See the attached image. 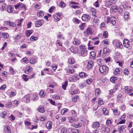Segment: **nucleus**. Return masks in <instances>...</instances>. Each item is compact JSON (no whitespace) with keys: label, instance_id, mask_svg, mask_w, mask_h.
<instances>
[{"label":"nucleus","instance_id":"58","mask_svg":"<svg viewBox=\"0 0 133 133\" xmlns=\"http://www.w3.org/2000/svg\"><path fill=\"white\" fill-rule=\"evenodd\" d=\"M22 36V34L20 33L17 35V36L15 37V39H18L19 38Z\"/></svg>","mask_w":133,"mask_h":133},{"label":"nucleus","instance_id":"21","mask_svg":"<svg viewBox=\"0 0 133 133\" xmlns=\"http://www.w3.org/2000/svg\"><path fill=\"white\" fill-rule=\"evenodd\" d=\"M117 7L116 6H112L110 9V12L111 13L115 12L117 10Z\"/></svg>","mask_w":133,"mask_h":133},{"label":"nucleus","instance_id":"7","mask_svg":"<svg viewBox=\"0 0 133 133\" xmlns=\"http://www.w3.org/2000/svg\"><path fill=\"white\" fill-rule=\"evenodd\" d=\"M101 93V91L99 89H97L95 90V94L96 96V98L94 97V98L92 99V100H96V99H98L97 98V97Z\"/></svg>","mask_w":133,"mask_h":133},{"label":"nucleus","instance_id":"2","mask_svg":"<svg viewBox=\"0 0 133 133\" xmlns=\"http://www.w3.org/2000/svg\"><path fill=\"white\" fill-rule=\"evenodd\" d=\"M112 43L113 45L117 48L121 49L123 47L122 43L119 40H114Z\"/></svg>","mask_w":133,"mask_h":133},{"label":"nucleus","instance_id":"10","mask_svg":"<svg viewBox=\"0 0 133 133\" xmlns=\"http://www.w3.org/2000/svg\"><path fill=\"white\" fill-rule=\"evenodd\" d=\"M33 70L32 68L30 66H28L26 67L25 69V72L27 74H28L31 71H32Z\"/></svg>","mask_w":133,"mask_h":133},{"label":"nucleus","instance_id":"53","mask_svg":"<svg viewBox=\"0 0 133 133\" xmlns=\"http://www.w3.org/2000/svg\"><path fill=\"white\" fill-rule=\"evenodd\" d=\"M92 81V79L91 78H90L89 79H87L86 81V82L88 84H90Z\"/></svg>","mask_w":133,"mask_h":133},{"label":"nucleus","instance_id":"25","mask_svg":"<svg viewBox=\"0 0 133 133\" xmlns=\"http://www.w3.org/2000/svg\"><path fill=\"white\" fill-rule=\"evenodd\" d=\"M79 79V78H77V76H73L70 78L69 80L70 81H74L75 80H78Z\"/></svg>","mask_w":133,"mask_h":133},{"label":"nucleus","instance_id":"6","mask_svg":"<svg viewBox=\"0 0 133 133\" xmlns=\"http://www.w3.org/2000/svg\"><path fill=\"white\" fill-rule=\"evenodd\" d=\"M4 128L3 129V131L5 133H11L10 128L8 126L5 127L4 126Z\"/></svg>","mask_w":133,"mask_h":133},{"label":"nucleus","instance_id":"5","mask_svg":"<svg viewBox=\"0 0 133 133\" xmlns=\"http://www.w3.org/2000/svg\"><path fill=\"white\" fill-rule=\"evenodd\" d=\"M125 92L127 94L131 92L133 90L132 88L130 87L126 86L125 87Z\"/></svg>","mask_w":133,"mask_h":133},{"label":"nucleus","instance_id":"38","mask_svg":"<svg viewBox=\"0 0 133 133\" xmlns=\"http://www.w3.org/2000/svg\"><path fill=\"white\" fill-rule=\"evenodd\" d=\"M7 10L8 12L9 13H11L12 12L13 9L12 7V6L9 5L7 8Z\"/></svg>","mask_w":133,"mask_h":133},{"label":"nucleus","instance_id":"60","mask_svg":"<svg viewBox=\"0 0 133 133\" xmlns=\"http://www.w3.org/2000/svg\"><path fill=\"white\" fill-rule=\"evenodd\" d=\"M94 5L96 7H99V5L98 4V1H97L94 4Z\"/></svg>","mask_w":133,"mask_h":133},{"label":"nucleus","instance_id":"13","mask_svg":"<svg viewBox=\"0 0 133 133\" xmlns=\"http://www.w3.org/2000/svg\"><path fill=\"white\" fill-rule=\"evenodd\" d=\"M6 6V5L4 2L2 1H0V7H2V9L3 10L5 9Z\"/></svg>","mask_w":133,"mask_h":133},{"label":"nucleus","instance_id":"39","mask_svg":"<svg viewBox=\"0 0 133 133\" xmlns=\"http://www.w3.org/2000/svg\"><path fill=\"white\" fill-rule=\"evenodd\" d=\"M129 17V13L127 12H125L124 13V18L125 19H126L128 18Z\"/></svg>","mask_w":133,"mask_h":133},{"label":"nucleus","instance_id":"19","mask_svg":"<svg viewBox=\"0 0 133 133\" xmlns=\"http://www.w3.org/2000/svg\"><path fill=\"white\" fill-rule=\"evenodd\" d=\"M79 76L80 77L84 78L86 77L88 75L85 72H81L79 74Z\"/></svg>","mask_w":133,"mask_h":133},{"label":"nucleus","instance_id":"31","mask_svg":"<svg viewBox=\"0 0 133 133\" xmlns=\"http://www.w3.org/2000/svg\"><path fill=\"white\" fill-rule=\"evenodd\" d=\"M79 48L81 50L80 51H87L85 46L81 45L79 46Z\"/></svg>","mask_w":133,"mask_h":133},{"label":"nucleus","instance_id":"47","mask_svg":"<svg viewBox=\"0 0 133 133\" xmlns=\"http://www.w3.org/2000/svg\"><path fill=\"white\" fill-rule=\"evenodd\" d=\"M56 85L57 84L56 83H53L50 84L49 85V87L54 88L56 86Z\"/></svg>","mask_w":133,"mask_h":133},{"label":"nucleus","instance_id":"33","mask_svg":"<svg viewBox=\"0 0 133 133\" xmlns=\"http://www.w3.org/2000/svg\"><path fill=\"white\" fill-rule=\"evenodd\" d=\"M71 131L73 133H79V130L75 128L71 129Z\"/></svg>","mask_w":133,"mask_h":133},{"label":"nucleus","instance_id":"54","mask_svg":"<svg viewBox=\"0 0 133 133\" xmlns=\"http://www.w3.org/2000/svg\"><path fill=\"white\" fill-rule=\"evenodd\" d=\"M85 24V23H83L81 25H80L79 26V27L81 30H83L84 28V25Z\"/></svg>","mask_w":133,"mask_h":133},{"label":"nucleus","instance_id":"4","mask_svg":"<svg viewBox=\"0 0 133 133\" xmlns=\"http://www.w3.org/2000/svg\"><path fill=\"white\" fill-rule=\"evenodd\" d=\"M82 20L83 21H88L90 20V17L87 14H84L82 17Z\"/></svg>","mask_w":133,"mask_h":133},{"label":"nucleus","instance_id":"55","mask_svg":"<svg viewBox=\"0 0 133 133\" xmlns=\"http://www.w3.org/2000/svg\"><path fill=\"white\" fill-rule=\"evenodd\" d=\"M94 128H91V130L93 133H98L99 132V130L97 129H96L95 130H93Z\"/></svg>","mask_w":133,"mask_h":133},{"label":"nucleus","instance_id":"22","mask_svg":"<svg viewBox=\"0 0 133 133\" xmlns=\"http://www.w3.org/2000/svg\"><path fill=\"white\" fill-rule=\"evenodd\" d=\"M37 16L40 17H43L44 15V13L43 11H38L37 13Z\"/></svg>","mask_w":133,"mask_h":133},{"label":"nucleus","instance_id":"52","mask_svg":"<svg viewBox=\"0 0 133 133\" xmlns=\"http://www.w3.org/2000/svg\"><path fill=\"white\" fill-rule=\"evenodd\" d=\"M78 90L76 89L74 91H71L70 93L71 95H73L78 93Z\"/></svg>","mask_w":133,"mask_h":133},{"label":"nucleus","instance_id":"43","mask_svg":"<svg viewBox=\"0 0 133 133\" xmlns=\"http://www.w3.org/2000/svg\"><path fill=\"white\" fill-rule=\"evenodd\" d=\"M35 75V73H33V75H32V76H28V75H26L25 74H23V76H25V77H28V78H29L31 79L32 78L34 77V76Z\"/></svg>","mask_w":133,"mask_h":133},{"label":"nucleus","instance_id":"32","mask_svg":"<svg viewBox=\"0 0 133 133\" xmlns=\"http://www.w3.org/2000/svg\"><path fill=\"white\" fill-rule=\"evenodd\" d=\"M61 133H68V130L67 128H63L61 130Z\"/></svg>","mask_w":133,"mask_h":133},{"label":"nucleus","instance_id":"9","mask_svg":"<svg viewBox=\"0 0 133 133\" xmlns=\"http://www.w3.org/2000/svg\"><path fill=\"white\" fill-rule=\"evenodd\" d=\"M93 32V30L92 29L90 28H89L87 29L86 32H85V34L88 35H91Z\"/></svg>","mask_w":133,"mask_h":133},{"label":"nucleus","instance_id":"34","mask_svg":"<svg viewBox=\"0 0 133 133\" xmlns=\"http://www.w3.org/2000/svg\"><path fill=\"white\" fill-rule=\"evenodd\" d=\"M68 83V81H66L62 85V88L64 90H65L66 89V87L67 86Z\"/></svg>","mask_w":133,"mask_h":133},{"label":"nucleus","instance_id":"15","mask_svg":"<svg viewBox=\"0 0 133 133\" xmlns=\"http://www.w3.org/2000/svg\"><path fill=\"white\" fill-rule=\"evenodd\" d=\"M93 65V62L91 61H89L88 62V64L87 66V68L89 69H90Z\"/></svg>","mask_w":133,"mask_h":133},{"label":"nucleus","instance_id":"46","mask_svg":"<svg viewBox=\"0 0 133 133\" xmlns=\"http://www.w3.org/2000/svg\"><path fill=\"white\" fill-rule=\"evenodd\" d=\"M2 35L4 37V38H8L9 37V35L7 33H2Z\"/></svg>","mask_w":133,"mask_h":133},{"label":"nucleus","instance_id":"49","mask_svg":"<svg viewBox=\"0 0 133 133\" xmlns=\"http://www.w3.org/2000/svg\"><path fill=\"white\" fill-rule=\"evenodd\" d=\"M107 34H108L107 31H105L103 34V37L104 38H107L108 37Z\"/></svg>","mask_w":133,"mask_h":133},{"label":"nucleus","instance_id":"37","mask_svg":"<svg viewBox=\"0 0 133 133\" xmlns=\"http://www.w3.org/2000/svg\"><path fill=\"white\" fill-rule=\"evenodd\" d=\"M79 88L80 89H82L86 86V84L85 83H84L82 84H79L78 85Z\"/></svg>","mask_w":133,"mask_h":133},{"label":"nucleus","instance_id":"18","mask_svg":"<svg viewBox=\"0 0 133 133\" xmlns=\"http://www.w3.org/2000/svg\"><path fill=\"white\" fill-rule=\"evenodd\" d=\"M5 24L12 26H15L16 25V24L14 23L11 22L10 21H6L5 22Z\"/></svg>","mask_w":133,"mask_h":133},{"label":"nucleus","instance_id":"16","mask_svg":"<svg viewBox=\"0 0 133 133\" xmlns=\"http://www.w3.org/2000/svg\"><path fill=\"white\" fill-rule=\"evenodd\" d=\"M100 126L99 123L98 122H95L92 125V128H97L99 127Z\"/></svg>","mask_w":133,"mask_h":133},{"label":"nucleus","instance_id":"42","mask_svg":"<svg viewBox=\"0 0 133 133\" xmlns=\"http://www.w3.org/2000/svg\"><path fill=\"white\" fill-rule=\"evenodd\" d=\"M68 111V109H63L61 111V113L62 115H63L66 112Z\"/></svg>","mask_w":133,"mask_h":133},{"label":"nucleus","instance_id":"44","mask_svg":"<svg viewBox=\"0 0 133 133\" xmlns=\"http://www.w3.org/2000/svg\"><path fill=\"white\" fill-rule=\"evenodd\" d=\"M126 127L125 125H122L118 129V131L119 132H121L122 130L123 129Z\"/></svg>","mask_w":133,"mask_h":133},{"label":"nucleus","instance_id":"63","mask_svg":"<svg viewBox=\"0 0 133 133\" xmlns=\"http://www.w3.org/2000/svg\"><path fill=\"white\" fill-rule=\"evenodd\" d=\"M8 55L9 57H14L15 56V54H13L11 52H9L8 53Z\"/></svg>","mask_w":133,"mask_h":133},{"label":"nucleus","instance_id":"29","mask_svg":"<svg viewBox=\"0 0 133 133\" xmlns=\"http://www.w3.org/2000/svg\"><path fill=\"white\" fill-rule=\"evenodd\" d=\"M68 62L69 63L73 64L75 63V61L74 58H69L68 59Z\"/></svg>","mask_w":133,"mask_h":133},{"label":"nucleus","instance_id":"56","mask_svg":"<svg viewBox=\"0 0 133 133\" xmlns=\"http://www.w3.org/2000/svg\"><path fill=\"white\" fill-rule=\"evenodd\" d=\"M57 68V66L55 64H53L52 65V68L53 70H55Z\"/></svg>","mask_w":133,"mask_h":133},{"label":"nucleus","instance_id":"48","mask_svg":"<svg viewBox=\"0 0 133 133\" xmlns=\"http://www.w3.org/2000/svg\"><path fill=\"white\" fill-rule=\"evenodd\" d=\"M65 6V4L64 2L62 1H61L60 2L59 6L60 7L63 8Z\"/></svg>","mask_w":133,"mask_h":133},{"label":"nucleus","instance_id":"27","mask_svg":"<svg viewBox=\"0 0 133 133\" xmlns=\"http://www.w3.org/2000/svg\"><path fill=\"white\" fill-rule=\"evenodd\" d=\"M80 43V41L77 39H75L73 42V44L74 45H78Z\"/></svg>","mask_w":133,"mask_h":133},{"label":"nucleus","instance_id":"20","mask_svg":"<svg viewBox=\"0 0 133 133\" xmlns=\"http://www.w3.org/2000/svg\"><path fill=\"white\" fill-rule=\"evenodd\" d=\"M108 52L107 47L104 48L103 50V52L102 54V56L103 57H105L106 55V54Z\"/></svg>","mask_w":133,"mask_h":133},{"label":"nucleus","instance_id":"24","mask_svg":"<svg viewBox=\"0 0 133 133\" xmlns=\"http://www.w3.org/2000/svg\"><path fill=\"white\" fill-rule=\"evenodd\" d=\"M46 94L43 90H41L40 91L39 95L40 97H44L46 95Z\"/></svg>","mask_w":133,"mask_h":133},{"label":"nucleus","instance_id":"8","mask_svg":"<svg viewBox=\"0 0 133 133\" xmlns=\"http://www.w3.org/2000/svg\"><path fill=\"white\" fill-rule=\"evenodd\" d=\"M130 42L127 39H125L123 42V45L125 47L128 48L130 46Z\"/></svg>","mask_w":133,"mask_h":133},{"label":"nucleus","instance_id":"3","mask_svg":"<svg viewBox=\"0 0 133 133\" xmlns=\"http://www.w3.org/2000/svg\"><path fill=\"white\" fill-rule=\"evenodd\" d=\"M44 23V20L42 19H38L35 22V25L36 27L42 26Z\"/></svg>","mask_w":133,"mask_h":133},{"label":"nucleus","instance_id":"51","mask_svg":"<svg viewBox=\"0 0 133 133\" xmlns=\"http://www.w3.org/2000/svg\"><path fill=\"white\" fill-rule=\"evenodd\" d=\"M52 98L54 99H60V97L56 95H53L52 96Z\"/></svg>","mask_w":133,"mask_h":133},{"label":"nucleus","instance_id":"1","mask_svg":"<svg viewBox=\"0 0 133 133\" xmlns=\"http://www.w3.org/2000/svg\"><path fill=\"white\" fill-rule=\"evenodd\" d=\"M99 70L101 73L104 75L107 74L108 71V68L104 65L100 66L99 68Z\"/></svg>","mask_w":133,"mask_h":133},{"label":"nucleus","instance_id":"50","mask_svg":"<svg viewBox=\"0 0 133 133\" xmlns=\"http://www.w3.org/2000/svg\"><path fill=\"white\" fill-rule=\"evenodd\" d=\"M38 110L41 113H43L44 111V108L43 107L38 108Z\"/></svg>","mask_w":133,"mask_h":133},{"label":"nucleus","instance_id":"40","mask_svg":"<svg viewBox=\"0 0 133 133\" xmlns=\"http://www.w3.org/2000/svg\"><path fill=\"white\" fill-rule=\"evenodd\" d=\"M117 79V77L113 76L112 77L110 78V80L112 82L114 83L115 82V81Z\"/></svg>","mask_w":133,"mask_h":133},{"label":"nucleus","instance_id":"12","mask_svg":"<svg viewBox=\"0 0 133 133\" xmlns=\"http://www.w3.org/2000/svg\"><path fill=\"white\" fill-rule=\"evenodd\" d=\"M70 50L71 51L74 53H77L78 51V49L76 47H71Z\"/></svg>","mask_w":133,"mask_h":133},{"label":"nucleus","instance_id":"62","mask_svg":"<svg viewBox=\"0 0 133 133\" xmlns=\"http://www.w3.org/2000/svg\"><path fill=\"white\" fill-rule=\"evenodd\" d=\"M55 8V7L54 6H51L49 9V12L51 13L52 12L54 8Z\"/></svg>","mask_w":133,"mask_h":133},{"label":"nucleus","instance_id":"41","mask_svg":"<svg viewBox=\"0 0 133 133\" xmlns=\"http://www.w3.org/2000/svg\"><path fill=\"white\" fill-rule=\"evenodd\" d=\"M7 114L6 112V111H4L1 114V116L2 118H4L5 117V116Z\"/></svg>","mask_w":133,"mask_h":133},{"label":"nucleus","instance_id":"11","mask_svg":"<svg viewBox=\"0 0 133 133\" xmlns=\"http://www.w3.org/2000/svg\"><path fill=\"white\" fill-rule=\"evenodd\" d=\"M116 19L114 17H111L110 19H109V22L111 24L113 25H114L116 23Z\"/></svg>","mask_w":133,"mask_h":133},{"label":"nucleus","instance_id":"14","mask_svg":"<svg viewBox=\"0 0 133 133\" xmlns=\"http://www.w3.org/2000/svg\"><path fill=\"white\" fill-rule=\"evenodd\" d=\"M99 20L96 18H95L93 20V24L94 26H96L98 25Z\"/></svg>","mask_w":133,"mask_h":133},{"label":"nucleus","instance_id":"28","mask_svg":"<svg viewBox=\"0 0 133 133\" xmlns=\"http://www.w3.org/2000/svg\"><path fill=\"white\" fill-rule=\"evenodd\" d=\"M46 127L47 129H51L52 128L51 122L49 121L46 124Z\"/></svg>","mask_w":133,"mask_h":133},{"label":"nucleus","instance_id":"30","mask_svg":"<svg viewBox=\"0 0 133 133\" xmlns=\"http://www.w3.org/2000/svg\"><path fill=\"white\" fill-rule=\"evenodd\" d=\"M87 51H80V54L82 56L84 57L86 56L87 55Z\"/></svg>","mask_w":133,"mask_h":133},{"label":"nucleus","instance_id":"17","mask_svg":"<svg viewBox=\"0 0 133 133\" xmlns=\"http://www.w3.org/2000/svg\"><path fill=\"white\" fill-rule=\"evenodd\" d=\"M33 32L32 30H26L25 31V34L28 37H29Z\"/></svg>","mask_w":133,"mask_h":133},{"label":"nucleus","instance_id":"26","mask_svg":"<svg viewBox=\"0 0 133 133\" xmlns=\"http://www.w3.org/2000/svg\"><path fill=\"white\" fill-rule=\"evenodd\" d=\"M37 61V59L35 58H32L30 61V63L31 64H33L36 63Z\"/></svg>","mask_w":133,"mask_h":133},{"label":"nucleus","instance_id":"59","mask_svg":"<svg viewBox=\"0 0 133 133\" xmlns=\"http://www.w3.org/2000/svg\"><path fill=\"white\" fill-rule=\"evenodd\" d=\"M31 40L32 41H35L37 39V37L34 36H32L30 37Z\"/></svg>","mask_w":133,"mask_h":133},{"label":"nucleus","instance_id":"23","mask_svg":"<svg viewBox=\"0 0 133 133\" xmlns=\"http://www.w3.org/2000/svg\"><path fill=\"white\" fill-rule=\"evenodd\" d=\"M98 39V37H95L92 39V40L94 41V44L95 45H98L99 43V41L97 39Z\"/></svg>","mask_w":133,"mask_h":133},{"label":"nucleus","instance_id":"36","mask_svg":"<svg viewBox=\"0 0 133 133\" xmlns=\"http://www.w3.org/2000/svg\"><path fill=\"white\" fill-rule=\"evenodd\" d=\"M122 69L121 68H117L115 69V70L114 71V74L115 75H117V74H118Z\"/></svg>","mask_w":133,"mask_h":133},{"label":"nucleus","instance_id":"61","mask_svg":"<svg viewBox=\"0 0 133 133\" xmlns=\"http://www.w3.org/2000/svg\"><path fill=\"white\" fill-rule=\"evenodd\" d=\"M22 61L26 63H27L29 62L28 59L26 57L22 59Z\"/></svg>","mask_w":133,"mask_h":133},{"label":"nucleus","instance_id":"45","mask_svg":"<svg viewBox=\"0 0 133 133\" xmlns=\"http://www.w3.org/2000/svg\"><path fill=\"white\" fill-rule=\"evenodd\" d=\"M102 111L103 112V113L105 115H107L108 113V111L107 109L105 108H103L102 109Z\"/></svg>","mask_w":133,"mask_h":133},{"label":"nucleus","instance_id":"35","mask_svg":"<svg viewBox=\"0 0 133 133\" xmlns=\"http://www.w3.org/2000/svg\"><path fill=\"white\" fill-rule=\"evenodd\" d=\"M117 0H109V6L112 5L115 3V2Z\"/></svg>","mask_w":133,"mask_h":133},{"label":"nucleus","instance_id":"57","mask_svg":"<svg viewBox=\"0 0 133 133\" xmlns=\"http://www.w3.org/2000/svg\"><path fill=\"white\" fill-rule=\"evenodd\" d=\"M102 42L104 44L107 45L108 44V39H105L103 40Z\"/></svg>","mask_w":133,"mask_h":133},{"label":"nucleus","instance_id":"64","mask_svg":"<svg viewBox=\"0 0 133 133\" xmlns=\"http://www.w3.org/2000/svg\"><path fill=\"white\" fill-rule=\"evenodd\" d=\"M16 95L15 93L14 92H10L9 94L10 97H12L13 96H15Z\"/></svg>","mask_w":133,"mask_h":133}]
</instances>
